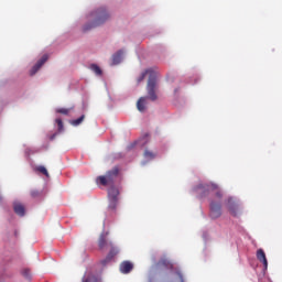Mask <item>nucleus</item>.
<instances>
[{
    "instance_id": "21",
    "label": "nucleus",
    "mask_w": 282,
    "mask_h": 282,
    "mask_svg": "<svg viewBox=\"0 0 282 282\" xmlns=\"http://www.w3.org/2000/svg\"><path fill=\"white\" fill-rule=\"evenodd\" d=\"M174 274H175L174 281L184 282V274H182V271L176 269Z\"/></svg>"
},
{
    "instance_id": "8",
    "label": "nucleus",
    "mask_w": 282,
    "mask_h": 282,
    "mask_svg": "<svg viewBox=\"0 0 282 282\" xmlns=\"http://www.w3.org/2000/svg\"><path fill=\"white\" fill-rule=\"evenodd\" d=\"M47 55H43L42 58L37 61V63L32 67L30 72L31 76H34V74H36V72H39V69H41L45 63H47Z\"/></svg>"
},
{
    "instance_id": "18",
    "label": "nucleus",
    "mask_w": 282,
    "mask_h": 282,
    "mask_svg": "<svg viewBox=\"0 0 282 282\" xmlns=\"http://www.w3.org/2000/svg\"><path fill=\"white\" fill-rule=\"evenodd\" d=\"M110 251L107 254L108 259H113V257H116L118 254V252H120V250H118L116 247H113V243L110 242Z\"/></svg>"
},
{
    "instance_id": "19",
    "label": "nucleus",
    "mask_w": 282,
    "mask_h": 282,
    "mask_svg": "<svg viewBox=\"0 0 282 282\" xmlns=\"http://www.w3.org/2000/svg\"><path fill=\"white\" fill-rule=\"evenodd\" d=\"M98 246L100 250H105V247L107 246V238L105 235H101L98 240Z\"/></svg>"
},
{
    "instance_id": "11",
    "label": "nucleus",
    "mask_w": 282,
    "mask_h": 282,
    "mask_svg": "<svg viewBox=\"0 0 282 282\" xmlns=\"http://www.w3.org/2000/svg\"><path fill=\"white\" fill-rule=\"evenodd\" d=\"M124 54V51L119 50L117 53L112 55V65H120L122 62V55Z\"/></svg>"
},
{
    "instance_id": "2",
    "label": "nucleus",
    "mask_w": 282,
    "mask_h": 282,
    "mask_svg": "<svg viewBox=\"0 0 282 282\" xmlns=\"http://www.w3.org/2000/svg\"><path fill=\"white\" fill-rule=\"evenodd\" d=\"M110 18L111 15L109 14V11H107V8L100 7L90 13L93 22L85 24L83 31L89 32V30H94V28H99V25L107 23Z\"/></svg>"
},
{
    "instance_id": "6",
    "label": "nucleus",
    "mask_w": 282,
    "mask_h": 282,
    "mask_svg": "<svg viewBox=\"0 0 282 282\" xmlns=\"http://www.w3.org/2000/svg\"><path fill=\"white\" fill-rule=\"evenodd\" d=\"M209 217L212 219H219V217H221V203H215V202L210 203Z\"/></svg>"
},
{
    "instance_id": "3",
    "label": "nucleus",
    "mask_w": 282,
    "mask_h": 282,
    "mask_svg": "<svg viewBox=\"0 0 282 282\" xmlns=\"http://www.w3.org/2000/svg\"><path fill=\"white\" fill-rule=\"evenodd\" d=\"M118 175H120V169L115 166L112 170L108 171L106 175L98 176L97 184H100L101 186H109L116 182Z\"/></svg>"
},
{
    "instance_id": "24",
    "label": "nucleus",
    "mask_w": 282,
    "mask_h": 282,
    "mask_svg": "<svg viewBox=\"0 0 282 282\" xmlns=\"http://www.w3.org/2000/svg\"><path fill=\"white\" fill-rule=\"evenodd\" d=\"M55 123L57 124V130L58 131H65V126L63 124V119L56 118Z\"/></svg>"
},
{
    "instance_id": "7",
    "label": "nucleus",
    "mask_w": 282,
    "mask_h": 282,
    "mask_svg": "<svg viewBox=\"0 0 282 282\" xmlns=\"http://www.w3.org/2000/svg\"><path fill=\"white\" fill-rule=\"evenodd\" d=\"M82 282H101L100 275L98 273L93 272V271H87L83 279Z\"/></svg>"
},
{
    "instance_id": "29",
    "label": "nucleus",
    "mask_w": 282,
    "mask_h": 282,
    "mask_svg": "<svg viewBox=\"0 0 282 282\" xmlns=\"http://www.w3.org/2000/svg\"><path fill=\"white\" fill-rule=\"evenodd\" d=\"M54 135H56V134H53V137H51V140H54Z\"/></svg>"
},
{
    "instance_id": "10",
    "label": "nucleus",
    "mask_w": 282,
    "mask_h": 282,
    "mask_svg": "<svg viewBox=\"0 0 282 282\" xmlns=\"http://www.w3.org/2000/svg\"><path fill=\"white\" fill-rule=\"evenodd\" d=\"M119 270L121 274H129L133 270V264L131 261H123L120 263Z\"/></svg>"
},
{
    "instance_id": "13",
    "label": "nucleus",
    "mask_w": 282,
    "mask_h": 282,
    "mask_svg": "<svg viewBox=\"0 0 282 282\" xmlns=\"http://www.w3.org/2000/svg\"><path fill=\"white\" fill-rule=\"evenodd\" d=\"M228 209L234 217H237L239 215V203H236V205L229 204Z\"/></svg>"
},
{
    "instance_id": "28",
    "label": "nucleus",
    "mask_w": 282,
    "mask_h": 282,
    "mask_svg": "<svg viewBox=\"0 0 282 282\" xmlns=\"http://www.w3.org/2000/svg\"><path fill=\"white\" fill-rule=\"evenodd\" d=\"M145 140H149V133L144 134Z\"/></svg>"
},
{
    "instance_id": "12",
    "label": "nucleus",
    "mask_w": 282,
    "mask_h": 282,
    "mask_svg": "<svg viewBox=\"0 0 282 282\" xmlns=\"http://www.w3.org/2000/svg\"><path fill=\"white\" fill-rule=\"evenodd\" d=\"M13 208L15 215H19L20 217H23L25 215V206H23L22 204L15 203Z\"/></svg>"
},
{
    "instance_id": "4",
    "label": "nucleus",
    "mask_w": 282,
    "mask_h": 282,
    "mask_svg": "<svg viewBox=\"0 0 282 282\" xmlns=\"http://www.w3.org/2000/svg\"><path fill=\"white\" fill-rule=\"evenodd\" d=\"M213 191L216 192V197H218V199H221V191H219V186L217 184L208 183V184H199L198 186H196V193H198L200 197H206Z\"/></svg>"
},
{
    "instance_id": "30",
    "label": "nucleus",
    "mask_w": 282,
    "mask_h": 282,
    "mask_svg": "<svg viewBox=\"0 0 282 282\" xmlns=\"http://www.w3.org/2000/svg\"><path fill=\"white\" fill-rule=\"evenodd\" d=\"M1 199H2V198H1V196H0V202H1Z\"/></svg>"
},
{
    "instance_id": "27",
    "label": "nucleus",
    "mask_w": 282,
    "mask_h": 282,
    "mask_svg": "<svg viewBox=\"0 0 282 282\" xmlns=\"http://www.w3.org/2000/svg\"><path fill=\"white\" fill-rule=\"evenodd\" d=\"M112 259H109V256H107L105 259L100 261L101 265H107L108 263H111Z\"/></svg>"
},
{
    "instance_id": "22",
    "label": "nucleus",
    "mask_w": 282,
    "mask_h": 282,
    "mask_svg": "<svg viewBox=\"0 0 282 282\" xmlns=\"http://www.w3.org/2000/svg\"><path fill=\"white\" fill-rule=\"evenodd\" d=\"M91 72H94L97 76H102V69L98 67V65L93 64L90 65Z\"/></svg>"
},
{
    "instance_id": "26",
    "label": "nucleus",
    "mask_w": 282,
    "mask_h": 282,
    "mask_svg": "<svg viewBox=\"0 0 282 282\" xmlns=\"http://www.w3.org/2000/svg\"><path fill=\"white\" fill-rule=\"evenodd\" d=\"M144 158H145V160H153L155 158V153H153L149 150H145L144 151Z\"/></svg>"
},
{
    "instance_id": "14",
    "label": "nucleus",
    "mask_w": 282,
    "mask_h": 282,
    "mask_svg": "<svg viewBox=\"0 0 282 282\" xmlns=\"http://www.w3.org/2000/svg\"><path fill=\"white\" fill-rule=\"evenodd\" d=\"M151 74H155V72H153V69H147L144 70L138 78V83H142V80H144V78H147V75H149V78H151Z\"/></svg>"
},
{
    "instance_id": "9",
    "label": "nucleus",
    "mask_w": 282,
    "mask_h": 282,
    "mask_svg": "<svg viewBox=\"0 0 282 282\" xmlns=\"http://www.w3.org/2000/svg\"><path fill=\"white\" fill-rule=\"evenodd\" d=\"M257 259L262 263L264 270H268V258L265 257V251H263V249L257 250Z\"/></svg>"
},
{
    "instance_id": "16",
    "label": "nucleus",
    "mask_w": 282,
    "mask_h": 282,
    "mask_svg": "<svg viewBox=\"0 0 282 282\" xmlns=\"http://www.w3.org/2000/svg\"><path fill=\"white\" fill-rule=\"evenodd\" d=\"M85 120V115H82L79 118L70 120L69 124H72L73 127H79V124H83Z\"/></svg>"
},
{
    "instance_id": "23",
    "label": "nucleus",
    "mask_w": 282,
    "mask_h": 282,
    "mask_svg": "<svg viewBox=\"0 0 282 282\" xmlns=\"http://www.w3.org/2000/svg\"><path fill=\"white\" fill-rule=\"evenodd\" d=\"M56 113H62L63 116H69V112L72 111V109L69 108H57Z\"/></svg>"
},
{
    "instance_id": "5",
    "label": "nucleus",
    "mask_w": 282,
    "mask_h": 282,
    "mask_svg": "<svg viewBox=\"0 0 282 282\" xmlns=\"http://www.w3.org/2000/svg\"><path fill=\"white\" fill-rule=\"evenodd\" d=\"M118 202H120V189L115 186L108 188V209L116 210L118 208Z\"/></svg>"
},
{
    "instance_id": "17",
    "label": "nucleus",
    "mask_w": 282,
    "mask_h": 282,
    "mask_svg": "<svg viewBox=\"0 0 282 282\" xmlns=\"http://www.w3.org/2000/svg\"><path fill=\"white\" fill-rule=\"evenodd\" d=\"M159 265H164L165 268L173 270V263H171V261H169V259H166V258H162L159 261Z\"/></svg>"
},
{
    "instance_id": "20",
    "label": "nucleus",
    "mask_w": 282,
    "mask_h": 282,
    "mask_svg": "<svg viewBox=\"0 0 282 282\" xmlns=\"http://www.w3.org/2000/svg\"><path fill=\"white\" fill-rule=\"evenodd\" d=\"M22 276L26 279L28 281H32V271L30 269H23L21 272Z\"/></svg>"
},
{
    "instance_id": "15",
    "label": "nucleus",
    "mask_w": 282,
    "mask_h": 282,
    "mask_svg": "<svg viewBox=\"0 0 282 282\" xmlns=\"http://www.w3.org/2000/svg\"><path fill=\"white\" fill-rule=\"evenodd\" d=\"M36 173H41L42 175H45V177H50V172H47V169L43 165H39L34 169Z\"/></svg>"
},
{
    "instance_id": "1",
    "label": "nucleus",
    "mask_w": 282,
    "mask_h": 282,
    "mask_svg": "<svg viewBox=\"0 0 282 282\" xmlns=\"http://www.w3.org/2000/svg\"><path fill=\"white\" fill-rule=\"evenodd\" d=\"M158 75L155 73H151L150 78L148 79L147 93L148 97H140L137 102V109L141 113L147 110V100H152L155 102L158 100Z\"/></svg>"
},
{
    "instance_id": "25",
    "label": "nucleus",
    "mask_w": 282,
    "mask_h": 282,
    "mask_svg": "<svg viewBox=\"0 0 282 282\" xmlns=\"http://www.w3.org/2000/svg\"><path fill=\"white\" fill-rule=\"evenodd\" d=\"M30 195L33 199H39V197H41V195H43L42 192L37 191V189H32L30 192Z\"/></svg>"
}]
</instances>
